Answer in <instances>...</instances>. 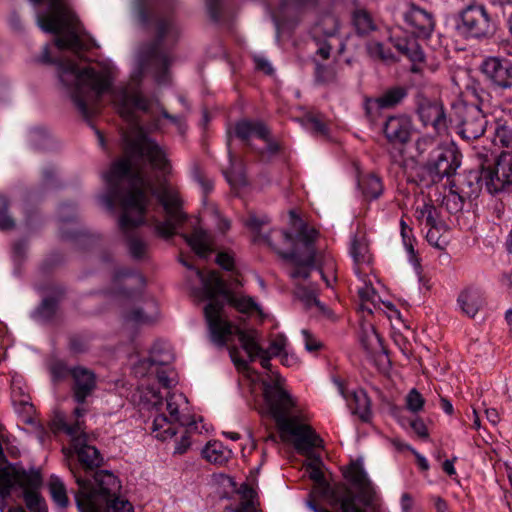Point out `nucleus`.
Here are the masks:
<instances>
[{"mask_svg": "<svg viewBox=\"0 0 512 512\" xmlns=\"http://www.w3.org/2000/svg\"><path fill=\"white\" fill-rule=\"evenodd\" d=\"M485 185L489 193H498L512 186V153L502 152L493 167L484 170Z\"/></svg>", "mask_w": 512, "mask_h": 512, "instance_id": "f3484780", "label": "nucleus"}, {"mask_svg": "<svg viewBox=\"0 0 512 512\" xmlns=\"http://www.w3.org/2000/svg\"><path fill=\"white\" fill-rule=\"evenodd\" d=\"M368 245L364 238L354 237L351 244V255L354 261L359 264L363 263L367 259Z\"/></svg>", "mask_w": 512, "mask_h": 512, "instance_id": "09e8293b", "label": "nucleus"}, {"mask_svg": "<svg viewBox=\"0 0 512 512\" xmlns=\"http://www.w3.org/2000/svg\"><path fill=\"white\" fill-rule=\"evenodd\" d=\"M184 238L193 251L200 257H207L212 251L211 237L201 228L194 229L190 235H184Z\"/></svg>", "mask_w": 512, "mask_h": 512, "instance_id": "cd10ccee", "label": "nucleus"}, {"mask_svg": "<svg viewBox=\"0 0 512 512\" xmlns=\"http://www.w3.org/2000/svg\"><path fill=\"white\" fill-rule=\"evenodd\" d=\"M55 45L61 50L71 49L76 54L87 49L86 45L74 31H69L65 36L57 37Z\"/></svg>", "mask_w": 512, "mask_h": 512, "instance_id": "72a5a7b5", "label": "nucleus"}, {"mask_svg": "<svg viewBox=\"0 0 512 512\" xmlns=\"http://www.w3.org/2000/svg\"><path fill=\"white\" fill-rule=\"evenodd\" d=\"M172 360V355L169 352L160 354L156 348L151 352L148 359L141 361L140 367L150 369L152 366H163Z\"/></svg>", "mask_w": 512, "mask_h": 512, "instance_id": "de8ad7c7", "label": "nucleus"}, {"mask_svg": "<svg viewBox=\"0 0 512 512\" xmlns=\"http://www.w3.org/2000/svg\"><path fill=\"white\" fill-rule=\"evenodd\" d=\"M305 126L315 135H328V126L320 115L308 114L305 117Z\"/></svg>", "mask_w": 512, "mask_h": 512, "instance_id": "c03bdc74", "label": "nucleus"}, {"mask_svg": "<svg viewBox=\"0 0 512 512\" xmlns=\"http://www.w3.org/2000/svg\"><path fill=\"white\" fill-rule=\"evenodd\" d=\"M9 200L0 194V230L8 231L15 227L14 219L9 215Z\"/></svg>", "mask_w": 512, "mask_h": 512, "instance_id": "a18cd8bd", "label": "nucleus"}, {"mask_svg": "<svg viewBox=\"0 0 512 512\" xmlns=\"http://www.w3.org/2000/svg\"><path fill=\"white\" fill-rule=\"evenodd\" d=\"M113 512H134L132 504L127 500H122L116 497L110 502L109 510Z\"/></svg>", "mask_w": 512, "mask_h": 512, "instance_id": "e2e57ef3", "label": "nucleus"}, {"mask_svg": "<svg viewBox=\"0 0 512 512\" xmlns=\"http://www.w3.org/2000/svg\"><path fill=\"white\" fill-rule=\"evenodd\" d=\"M158 316V308L155 302L146 303L145 308H133L125 316L127 322L135 325H148L156 321Z\"/></svg>", "mask_w": 512, "mask_h": 512, "instance_id": "bb28decb", "label": "nucleus"}, {"mask_svg": "<svg viewBox=\"0 0 512 512\" xmlns=\"http://www.w3.org/2000/svg\"><path fill=\"white\" fill-rule=\"evenodd\" d=\"M315 62V80L318 84L328 85L337 82V72L334 67Z\"/></svg>", "mask_w": 512, "mask_h": 512, "instance_id": "58836bf2", "label": "nucleus"}, {"mask_svg": "<svg viewBox=\"0 0 512 512\" xmlns=\"http://www.w3.org/2000/svg\"><path fill=\"white\" fill-rule=\"evenodd\" d=\"M455 110L458 133L463 139L473 141L484 134L488 121L482 108L476 104L462 103L456 106Z\"/></svg>", "mask_w": 512, "mask_h": 512, "instance_id": "4468645a", "label": "nucleus"}, {"mask_svg": "<svg viewBox=\"0 0 512 512\" xmlns=\"http://www.w3.org/2000/svg\"><path fill=\"white\" fill-rule=\"evenodd\" d=\"M424 403L423 396L416 389H412L406 397L407 408L412 412L420 411Z\"/></svg>", "mask_w": 512, "mask_h": 512, "instance_id": "864d4df0", "label": "nucleus"}, {"mask_svg": "<svg viewBox=\"0 0 512 512\" xmlns=\"http://www.w3.org/2000/svg\"><path fill=\"white\" fill-rule=\"evenodd\" d=\"M239 494L241 496V500L239 503V506L241 507H255L254 504V497L256 495L253 488H251L249 485L244 484L239 489Z\"/></svg>", "mask_w": 512, "mask_h": 512, "instance_id": "13d9d810", "label": "nucleus"}, {"mask_svg": "<svg viewBox=\"0 0 512 512\" xmlns=\"http://www.w3.org/2000/svg\"><path fill=\"white\" fill-rule=\"evenodd\" d=\"M235 135L243 144L255 151L251 145V138L256 137L265 142V148L257 150L262 161H268L271 157L279 153L281 146L278 142L270 138V130L261 121L242 120L235 125Z\"/></svg>", "mask_w": 512, "mask_h": 512, "instance_id": "f8f14e48", "label": "nucleus"}, {"mask_svg": "<svg viewBox=\"0 0 512 512\" xmlns=\"http://www.w3.org/2000/svg\"><path fill=\"white\" fill-rule=\"evenodd\" d=\"M182 263L187 268L194 269L188 262L182 261ZM195 272L202 282L201 298L202 300H209L204 308V315L211 341L216 345L224 346L231 340L233 326L235 325L222 318L224 301L219 299L218 296H223L231 306L241 313L258 310V306L251 297L237 296L231 292L218 272L212 270L205 274L199 268H195Z\"/></svg>", "mask_w": 512, "mask_h": 512, "instance_id": "423d86ee", "label": "nucleus"}, {"mask_svg": "<svg viewBox=\"0 0 512 512\" xmlns=\"http://www.w3.org/2000/svg\"><path fill=\"white\" fill-rule=\"evenodd\" d=\"M369 53L372 57L382 61H393V55L389 49H385L384 45L376 42L369 45Z\"/></svg>", "mask_w": 512, "mask_h": 512, "instance_id": "4d7b16f0", "label": "nucleus"}, {"mask_svg": "<svg viewBox=\"0 0 512 512\" xmlns=\"http://www.w3.org/2000/svg\"><path fill=\"white\" fill-rule=\"evenodd\" d=\"M459 29L469 37L483 40L492 37L496 31V21L483 3L475 0L467 4L459 13Z\"/></svg>", "mask_w": 512, "mask_h": 512, "instance_id": "9b49d317", "label": "nucleus"}, {"mask_svg": "<svg viewBox=\"0 0 512 512\" xmlns=\"http://www.w3.org/2000/svg\"><path fill=\"white\" fill-rule=\"evenodd\" d=\"M49 490L53 500L59 507L65 508L69 504L64 483L56 476H52L49 482Z\"/></svg>", "mask_w": 512, "mask_h": 512, "instance_id": "4c0bfd02", "label": "nucleus"}, {"mask_svg": "<svg viewBox=\"0 0 512 512\" xmlns=\"http://www.w3.org/2000/svg\"><path fill=\"white\" fill-rule=\"evenodd\" d=\"M87 410L82 407H76L73 411L72 422H67L64 418H57L55 425L59 430L65 431L68 435L73 437L72 446L77 454L80 468L72 466L80 470L83 476H88L95 469H98L103 464V457L99 451L91 445L86 443V435L84 431V421L81 419Z\"/></svg>", "mask_w": 512, "mask_h": 512, "instance_id": "1a4fd4ad", "label": "nucleus"}, {"mask_svg": "<svg viewBox=\"0 0 512 512\" xmlns=\"http://www.w3.org/2000/svg\"><path fill=\"white\" fill-rule=\"evenodd\" d=\"M71 393L73 400L83 407L88 397L92 396L97 388V376L91 369L77 365L73 367L71 377Z\"/></svg>", "mask_w": 512, "mask_h": 512, "instance_id": "aec40b11", "label": "nucleus"}, {"mask_svg": "<svg viewBox=\"0 0 512 512\" xmlns=\"http://www.w3.org/2000/svg\"><path fill=\"white\" fill-rule=\"evenodd\" d=\"M359 491V497L362 504L366 507L373 506L375 492L370 481H367L363 485L357 486Z\"/></svg>", "mask_w": 512, "mask_h": 512, "instance_id": "5fc2aeb1", "label": "nucleus"}, {"mask_svg": "<svg viewBox=\"0 0 512 512\" xmlns=\"http://www.w3.org/2000/svg\"><path fill=\"white\" fill-rule=\"evenodd\" d=\"M418 218L425 221L426 226L431 228L436 226V208L433 205L425 204L420 210Z\"/></svg>", "mask_w": 512, "mask_h": 512, "instance_id": "6e6d98bb", "label": "nucleus"}, {"mask_svg": "<svg viewBox=\"0 0 512 512\" xmlns=\"http://www.w3.org/2000/svg\"><path fill=\"white\" fill-rule=\"evenodd\" d=\"M334 498L342 512H366L356 504V495L350 488H344L342 493H336Z\"/></svg>", "mask_w": 512, "mask_h": 512, "instance_id": "f704fd0d", "label": "nucleus"}, {"mask_svg": "<svg viewBox=\"0 0 512 512\" xmlns=\"http://www.w3.org/2000/svg\"><path fill=\"white\" fill-rule=\"evenodd\" d=\"M125 278H130L139 284H143V279L140 275L134 274L133 271L126 268L116 271L113 281L115 284H118Z\"/></svg>", "mask_w": 512, "mask_h": 512, "instance_id": "680f3d73", "label": "nucleus"}, {"mask_svg": "<svg viewBox=\"0 0 512 512\" xmlns=\"http://www.w3.org/2000/svg\"><path fill=\"white\" fill-rule=\"evenodd\" d=\"M233 335L238 337L243 350L247 353L251 362L255 361L264 350L258 343L259 333L255 329L242 330L237 326H233Z\"/></svg>", "mask_w": 512, "mask_h": 512, "instance_id": "393cba45", "label": "nucleus"}, {"mask_svg": "<svg viewBox=\"0 0 512 512\" xmlns=\"http://www.w3.org/2000/svg\"><path fill=\"white\" fill-rule=\"evenodd\" d=\"M404 20L412 28L413 34L420 38H428L435 28L432 13L412 4L404 13Z\"/></svg>", "mask_w": 512, "mask_h": 512, "instance_id": "5701e85b", "label": "nucleus"}, {"mask_svg": "<svg viewBox=\"0 0 512 512\" xmlns=\"http://www.w3.org/2000/svg\"><path fill=\"white\" fill-rule=\"evenodd\" d=\"M345 477L349 479L356 487L369 481L363 468L355 463L350 464Z\"/></svg>", "mask_w": 512, "mask_h": 512, "instance_id": "8fccbe9b", "label": "nucleus"}, {"mask_svg": "<svg viewBox=\"0 0 512 512\" xmlns=\"http://www.w3.org/2000/svg\"><path fill=\"white\" fill-rule=\"evenodd\" d=\"M415 154L413 159L425 168L442 147L439 140L432 135L419 137L414 144Z\"/></svg>", "mask_w": 512, "mask_h": 512, "instance_id": "b1692460", "label": "nucleus"}, {"mask_svg": "<svg viewBox=\"0 0 512 512\" xmlns=\"http://www.w3.org/2000/svg\"><path fill=\"white\" fill-rule=\"evenodd\" d=\"M144 160H148L154 169L163 173L170 169L165 153L156 142L142 133L134 139L124 135L123 156L105 174L107 191L101 197L102 203L109 210L115 206L121 209L118 226L135 259H143L148 250L147 243L138 236L137 228L145 223L150 196L157 197L167 215L165 222L156 225L158 233L163 237L173 236L177 227L187 218L181 210V200L177 193L164 185L155 187L146 180L141 167Z\"/></svg>", "mask_w": 512, "mask_h": 512, "instance_id": "f257e3e1", "label": "nucleus"}, {"mask_svg": "<svg viewBox=\"0 0 512 512\" xmlns=\"http://www.w3.org/2000/svg\"><path fill=\"white\" fill-rule=\"evenodd\" d=\"M479 71L484 80L493 88L507 90L512 88V61L505 57H485Z\"/></svg>", "mask_w": 512, "mask_h": 512, "instance_id": "2eb2a0df", "label": "nucleus"}, {"mask_svg": "<svg viewBox=\"0 0 512 512\" xmlns=\"http://www.w3.org/2000/svg\"><path fill=\"white\" fill-rule=\"evenodd\" d=\"M153 397V406L159 412L152 425L155 437L160 440L175 437V453H186L191 445V436L197 430L195 421H187L180 417L176 395H168L165 402L157 393H154Z\"/></svg>", "mask_w": 512, "mask_h": 512, "instance_id": "6e6552de", "label": "nucleus"}, {"mask_svg": "<svg viewBox=\"0 0 512 512\" xmlns=\"http://www.w3.org/2000/svg\"><path fill=\"white\" fill-rule=\"evenodd\" d=\"M194 178L201 185L204 190V193L207 194L213 189V181L209 179L205 173L199 168H195L194 170Z\"/></svg>", "mask_w": 512, "mask_h": 512, "instance_id": "bf43d9fd", "label": "nucleus"}, {"mask_svg": "<svg viewBox=\"0 0 512 512\" xmlns=\"http://www.w3.org/2000/svg\"><path fill=\"white\" fill-rule=\"evenodd\" d=\"M206 6L211 19L215 22L221 19V0H206Z\"/></svg>", "mask_w": 512, "mask_h": 512, "instance_id": "0e129e2a", "label": "nucleus"}, {"mask_svg": "<svg viewBox=\"0 0 512 512\" xmlns=\"http://www.w3.org/2000/svg\"><path fill=\"white\" fill-rule=\"evenodd\" d=\"M344 488H348V487L342 486L341 488L331 491L329 483L324 478V479H322V481L314 483L313 493H315L319 496H322V497H327V496L331 495L332 505H335V504H339V503L335 501L334 495L336 493H342Z\"/></svg>", "mask_w": 512, "mask_h": 512, "instance_id": "3c124183", "label": "nucleus"}, {"mask_svg": "<svg viewBox=\"0 0 512 512\" xmlns=\"http://www.w3.org/2000/svg\"><path fill=\"white\" fill-rule=\"evenodd\" d=\"M346 399L352 413L367 421L370 414V399L367 394L363 390H358L346 396Z\"/></svg>", "mask_w": 512, "mask_h": 512, "instance_id": "c756f323", "label": "nucleus"}, {"mask_svg": "<svg viewBox=\"0 0 512 512\" xmlns=\"http://www.w3.org/2000/svg\"><path fill=\"white\" fill-rule=\"evenodd\" d=\"M317 0H283L281 12L286 17H293L298 13L315 7Z\"/></svg>", "mask_w": 512, "mask_h": 512, "instance_id": "e433bc0d", "label": "nucleus"}, {"mask_svg": "<svg viewBox=\"0 0 512 512\" xmlns=\"http://www.w3.org/2000/svg\"><path fill=\"white\" fill-rule=\"evenodd\" d=\"M41 485L42 478L38 472L22 474L19 479L20 496L30 512H47L45 500L39 492Z\"/></svg>", "mask_w": 512, "mask_h": 512, "instance_id": "412c9836", "label": "nucleus"}, {"mask_svg": "<svg viewBox=\"0 0 512 512\" xmlns=\"http://www.w3.org/2000/svg\"><path fill=\"white\" fill-rule=\"evenodd\" d=\"M78 489L75 501L80 512H109L110 502L115 499L121 485L118 478L107 470H94L83 476L79 469L70 467Z\"/></svg>", "mask_w": 512, "mask_h": 512, "instance_id": "0eeeda50", "label": "nucleus"}, {"mask_svg": "<svg viewBox=\"0 0 512 512\" xmlns=\"http://www.w3.org/2000/svg\"><path fill=\"white\" fill-rule=\"evenodd\" d=\"M263 396L268 412L275 419L279 430L294 437V447L300 454H306L311 461L306 465L309 477L314 483L322 481L324 474L321 470L322 461L319 456H312L310 450L321 447L323 440L311 426L299 423L296 418L289 417L294 401L283 389L279 375L270 381L263 380Z\"/></svg>", "mask_w": 512, "mask_h": 512, "instance_id": "7ed1b4c3", "label": "nucleus"}, {"mask_svg": "<svg viewBox=\"0 0 512 512\" xmlns=\"http://www.w3.org/2000/svg\"><path fill=\"white\" fill-rule=\"evenodd\" d=\"M460 166V154L451 147H442L426 166L432 182L451 177Z\"/></svg>", "mask_w": 512, "mask_h": 512, "instance_id": "6ab92c4d", "label": "nucleus"}, {"mask_svg": "<svg viewBox=\"0 0 512 512\" xmlns=\"http://www.w3.org/2000/svg\"><path fill=\"white\" fill-rule=\"evenodd\" d=\"M286 345V338L283 335H278L272 340L269 349H267L273 356L280 355Z\"/></svg>", "mask_w": 512, "mask_h": 512, "instance_id": "69168bd1", "label": "nucleus"}, {"mask_svg": "<svg viewBox=\"0 0 512 512\" xmlns=\"http://www.w3.org/2000/svg\"><path fill=\"white\" fill-rule=\"evenodd\" d=\"M358 297L361 302V309L372 313L373 308H375L374 299L376 297L374 288L371 285L365 284L363 287L359 288Z\"/></svg>", "mask_w": 512, "mask_h": 512, "instance_id": "37998d69", "label": "nucleus"}, {"mask_svg": "<svg viewBox=\"0 0 512 512\" xmlns=\"http://www.w3.org/2000/svg\"><path fill=\"white\" fill-rule=\"evenodd\" d=\"M42 58L45 63L57 65L60 81L69 89L76 108L84 118L88 119L99 112L101 97L112 84L110 68L89 66L80 69L73 59L52 58L48 47H45Z\"/></svg>", "mask_w": 512, "mask_h": 512, "instance_id": "20e7f679", "label": "nucleus"}, {"mask_svg": "<svg viewBox=\"0 0 512 512\" xmlns=\"http://www.w3.org/2000/svg\"><path fill=\"white\" fill-rule=\"evenodd\" d=\"M381 109H383V108L378 103V98H375V99L366 98L365 99V103H364L365 116L371 123H374L376 121V119L379 117Z\"/></svg>", "mask_w": 512, "mask_h": 512, "instance_id": "603ef678", "label": "nucleus"}, {"mask_svg": "<svg viewBox=\"0 0 512 512\" xmlns=\"http://www.w3.org/2000/svg\"><path fill=\"white\" fill-rule=\"evenodd\" d=\"M383 132L389 143L406 144L412 136V120L405 115L390 116L384 124Z\"/></svg>", "mask_w": 512, "mask_h": 512, "instance_id": "4be33fe9", "label": "nucleus"}, {"mask_svg": "<svg viewBox=\"0 0 512 512\" xmlns=\"http://www.w3.org/2000/svg\"><path fill=\"white\" fill-rule=\"evenodd\" d=\"M216 263L227 271L234 269L233 257L227 252H219L216 258Z\"/></svg>", "mask_w": 512, "mask_h": 512, "instance_id": "338daca9", "label": "nucleus"}, {"mask_svg": "<svg viewBox=\"0 0 512 512\" xmlns=\"http://www.w3.org/2000/svg\"><path fill=\"white\" fill-rule=\"evenodd\" d=\"M22 474H29L25 470H13L10 471L7 468L0 467V496L7 498L11 495V492L15 486L19 487V479Z\"/></svg>", "mask_w": 512, "mask_h": 512, "instance_id": "7c9ffc66", "label": "nucleus"}, {"mask_svg": "<svg viewBox=\"0 0 512 512\" xmlns=\"http://www.w3.org/2000/svg\"><path fill=\"white\" fill-rule=\"evenodd\" d=\"M462 311L473 318L484 304L481 292L475 288L465 289L458 297Z\"/></svg>", "mask_w": 512, "mask_h": 512, "instance_id": "a878e982", "label": "nucleus"}, {"mask_svg": "<svg viewBox=\"0 0 512 512\" xmlns=\"http://www.w3.org/2000/svg\"><path fill=\"white\" fill-rule=\"evenodd\" d=\"M407 96V89L402 86H394L383 92L378 97V103L384 109H391L400 104Z\"/></svg>", "mask_w": 512, "mask_h": 512, "instance_id": "473e14b6", "label": "nucleus"}, {"mask_svg": "<svg viewBox=\"0 0 512 512\" xmlns=\"http://www.w3.org/2000/svg\"><path fill=\"white\" fill-rule=\"evenodd\" d=\"M353 24L359 35H367L376 29L372 16L363 9H359L354 12Z\"/></svg>", "mask_w": 512, "mask_h": 512, "instance_id": "c9c22d12", "label": "nucleus"}, {"mask_svg": "<svg viewBox=\"0 0 512 512\" xmlns=\"http://www.w3.org/2000/svg\"><path fill=\"white\" fill-rule=\"evenodd\" d=\"M135 8L139 21L143 25L151 23L154 28V39L141 50V65L143 69L151 70L158 84H167L172 63L168 50L179 39V27L172 15L158 13L151 0H136Z\"/></svg>", "mask_w": 512, "mask_h": 512, "instance_id": "39448f33", "label": "nucleus"}, {"mask_svg": "<svg viewBox=\"0 0 512 512\" xmlns=\"http://www.w3.org/2000/svg\"><path fill=\"white\" fill-rule=\"evenodd\" d=\"M358 186L368 200L377 199L383 192L381 178L374 173L359 176Z\"/></svg>", "mask_w": 512, "mask_h": 512, "instance_id": "c85d7f7f", "label": "nucleus"}, {"mask_svg": "<svg viewBox=\"0 0 512 512\" xmlns=\"http://www.w3.org/2000/svg\"><path fill=\"white\" fill-rule=\"evenodd\" d=\"M416 114L424 127H432L437 135H443L448 130V119L443 104L428 99L423 94L416 96Z\"/></svg>", "mask_w": 512, "mask_h": 512, "instance_id": "dca6fc26", "label": "nucleus"}, {"mask_svg": "<svg viewBox=\"0 0 512 512\" xmlns=\"http://www.w3.org/2000/svg\"><path fill=\"white\" fill-rule=\"evenodd\" d=\"M302 334L304 336L305 347L308 351L314 352L322 347L321 342L318 341L308 330H303Z\"/></svg>", "mask_w": 512, "mask_h": 512, "instance_id": "774afa93", "label": "nucleus"}, {"mask_svg": "<svg viewBox=\"0 0 512 512\" xmlns=\"http://www.w3.org/2000/svg\"><path fill=\"white\" fill-rule=\"evenodd\" d=\"M295 294L303 300L308 306L315 305L320 306V302L317 299L318 290L316 285H303L297 284L295 288Z\"/></svg>", "mask_w": 512, "mask_h": 512, "instance_id": "a19ab883", "label": "nucleus"}, {"mask_svg": "<svg viewBox=\"0 0 512 512\" xmlns=\"http://www.w3.org/2000/svg\"><path fill=\"white\" fill-rule=\"evenodd\" d=\"M290 223L296 235L273 229L267 235H261L262 226L268 224V218H259L250 214L245 220V225L256 233L255 241H263L273 250H275L283 259L293 264V269L289 272L292 279H307L315 265L316 249L314 241L318 232L314 228H309L306 223L296 214L294 210L289 212Z\"/></svg>", "mask_w": 512, "mask_h": 512, "instance_id": "f03ea898", "label": "nucleus"}, {"mask_svg": "<svg viewBox=\"0 0 512 512\" xmlns=\"http://www.w3.org/2000/svg\"><path fill=\"white\" fill-rule=\"evenodd\" d=\"M395 47L412 62H422L424 59L422 48L414 38L398 39L395 43Z\"/></svg>", "mask_w": 512, "mask_h": 512, "instance_id": "2f4dec72", "label": "nucleus"}, {"mask_svg": "<svg viewBox=\"0 0 512 512\" xmlns=\"http://www.w3.org/2000/svg\"><path fill=\"white\" fill-rule=\"evenodd\" d=\"M487 2L494 8L493 16H504L507 8L512 6V0H487Z\"/></svg>", "mask_w": 512, "mask_h": 512, "instance_id": "052dcab7", "label": "nucleus"}, {"mask_svg": "<svg viewBox=\"0 0 512 512\" xmlns=\"http://www.w3.org/2000/svg\"><path fill=\"white\" fill-rule=\"evenodd\" d=\"M203 457L211 463H223L226 460V456L222 451V447L219 443H208L202 451Z\"/></svg>", "mask_w": 512, "mask_h": 512, "instance_id": "49530a36", "label": "nucleus"}, {"mask_svg": "<svg viewBox=\"0 0 512 512\" xmlns=\"http://www.w3.org/2000/svg\"><path fill=\"white\" fill-rule=\"evenodd\" d=\"M339 21L334 15H324L313 26L311 37L316 46L315 55L322 60L330 57L331 50L334 46H340V52L344 49V44L338 36Z\"/></svg>", "mask_w": 512, "mask_h": 512, "instance_id": "ddd939ff", "label": "nucleus"}, {"mask_svg": "<svg viewBox=\"0 0 512 512\" xmlns=\"http://www.w3.org/2000/svg\"><path fill=\"white\" fill-rule=\"evenodd\" d=\"M58 300L54 297L45 298L36 310V317L42 321H49L56 313Z\"/></svg>", "mask_w": 512, "mask_h": 512, "instance_id": "79ce46f5", "label": "nucleus"}, {"mask_svg": "<svg viewBox=\"0 0 512 512\" xmlns=\"http://www.w3.org/2000/svg\"><path fill=\"white\" fill-rule=\"evenodd\" d=\"M49 371L53 381L55 382H60L67 379L68 377L71 378L73 376V367L68 366L65 361L59 359H56L50 363Z\"/></svg>", "mask_w": 512, "mask_h": 512, "instance_id": "ea45409f", "label": "nucleus"}, {"mask_svg": "<svg viewBox=\"0 0 512 512\" xmlns=\"http://www.w3.org/2000/svg\"><path fill=\"white\" fill-rule=\"evenodd\" d=\"M111 94L113 103L117 107L120 116L133 125L137 124V119L134 114L135 110H140L147 114H154L156 110L159 109L164 118L174 124L179 123L178 117L169 114L161 106L157 98H147L143 96L138 83L117 87L112 90Z\"/></svg>", "mask_w": 512, "mask_h": 512, "instance_id": "9d476101", "label": "nucleus"}, {"mask_svg": "<svg viewBox=\"0 0 512 512\" xmlns=\"http://www.w3.org/2000/svg\"><path fill=\"white\" fill-rule=\"evenodd\" d=\"M484 170L486 169H482L481 175L477 171H469L453 181L452 187H455L456 191L451 196L446 197V205L449 207V202L453 200V209L458 211L462 209L465 199L476 197L481 190L482 181H485Z\"/></svg>", "mask_w": 512, "mask_h": 512, "instance_id": "a211bd4d", "label": "nucleus"}]
</instances>
